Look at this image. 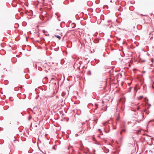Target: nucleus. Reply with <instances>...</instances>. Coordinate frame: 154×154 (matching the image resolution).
Wrapping results in <instances>:
<instances>
[{
	"mask_svg": "<svg viewBox=\"0 0 154 154\" xmlns=\"http://www.w3.org/2000/svg\"><path fill=\"white\" fill-rule=\"evenodd\" d=\"M40 64V63L39 62H37L36 63V67L37 68L38 67V70H42V68L41 67L39 66V65Z\"/></svg>",
	"mask_w": 154,
	"mask_h": 154,
	"instance_id": "nucleus-1",
	"label": "nucleus"
},
{
	"mask_svg": "<svg viewBox=\"0 0 154 154\" xmlns=\"http://www.w3.org/2000/svg\"><path fill=\"white\" fill-rule=\"evenodd\" d=\"M127 130L126 128H122V129L121 131L120 132V134L121 135L122 134V132L125 133L126 132Z\"/></svg>",
	"mask_w": 154,
	"mask_h": 154,
	"instance_id": "nucleus-2",
	"label": "nucleus"
},
{
	"mask_svg": "<svg viewBox=\"0 0 154 154\" xmlns=\"http://www.w3.org/2000/svg\"><path fill=\"white\" fill-rule=\"evenodd\" d=\"M123 123H124L123 125H122L121 126V128H126V126L125 125V122H123Z\"/></svg>",
	"mask_w": 154,
	"mask_h": 154,
	"instance_id": "nucleus-3",
	"label": "nucleus"
},
{
	"mask_svg": "<svg viewBox=\"0 0 154 154\" xmlns=\"http://www.w3.org/2000/svg\"><path fill=\"white\" fill-rule=\"evenodd\" d=\"M55 36L57 37V38H58L59 39H60L61 38V36H60L59 35H55Z\"/></svg>",
	"mask_w": 154,
	"mask_h": 154,
	"instance_id": "nucleus-4",
	"label": "nucleus"
},
{
	"mask_svg": "<svg viewBox=\"0 0 154 154\" xmlns=\"http://www.w3.org/2000/svg\"><path fill=\"white\" fill-rule=\"evenodd\" d=\"M84 132V131H83V130H81L79 132L80 133V134H83Z\"/></svg>",
	"mask_w": 154,
	"mask_h": 154,
	"instance_id": "nucleus-5",
	"label": "nucleus"
},
{
	"mask_svg": "<svg viewBox=\"0 0 154 154\" xmlns=\"http://www.w3.org/2000/svg\"><path fill=\"white\" fill-rule=\"evenodd\" d=\"M143 97V96H140L139 98H138V99H141Z\"/></svg>",
	"mask_w": 154,
	"mask_h": 154,
	"instance_id": "nucleus-6",
	"label": "nucleus"
},
{
	"mask_svg": "<svg viewBox=\"0 0 154 154\" xmlns=\"http://www.w3.org/2000/svg\"><path fill=\"white\" fill-rule=\"evenodd\" d=\"M131 88H130L128 89V92H130L131 91Z\"/></svg>",
	"mask_w": 154,
	"mask_h": 154,
	"instance_id": "nucleus-7",
	"label": "nucleus"
},
{
	"mask_svg": "<svg viewBox=\"0 0 154 154\" xmlns=\"http://www.w3.org/2000/svg\"><path fill=\"white\" fill-rule=\"evenodd\" d=\"M88 72H89V75H91V71L90 70L88 71Z\"/></svg>",
	"mask_w": 154,
	"mask_h": 154,
	"instance_id": "nucleus-8",
	"label": "nucleus"
},
{
	"mask_svg": "<svg viewBox=\"0 0 154 154\" xmlns=\"http://www.w3.org/2000/svg\"><path fill=\"white\" fill-rule=\"evenodd\" d=\"M78 135H78V134H75V136L76 137H77V136H78Z\"/></svg>",
	"mask_w": 154,
	"mask_h": 154,
	"instance_id": "nucleus-9",
	"label": "nucleus"
},
{
	"mask_svg": "<svg viewBox=\"0 0 154 154\" xmlns=\"http://www.w3.org/2000/svg\"><path fill=\"white\" fill-rule=\"evenodd\" d=\"M151 67H152V66H153V64H151Z\"/></svg>",
	"mask_w": 154,
	"mask_h": 154,
	"instance_id": "nucleus-10",
	"label": "nucleus"
},
{
	"mask_svg": "<svg viewBox=\"0 0 154 154\" xmlns=\"http://www.w3.org/2000/svg\"><path fill=\"white\" fill-rule=\"evenodd\" d=\"M98 130L99 131H101V129H98Z\"/></svg>",
	"mask_w": 154,
	"mask_h": 154,
	"instance_id": "nucleus-11",
	"label": "nucleus"
},
{
	"mask_svg": "<svg viewBox=\"0 0 154 154\" xmlns=\"http://www.w3.org/2000/svg\"><path fill=\"white\" fill-rule=\"evenodd\" d=\"M53 149H55V148L54 147H53V148H52Z\"/></svg>",
	"mask_w": 154,
	"mask_h": 154,
	"instance_id": "nucleus-12",
	"label": "nucleus"
},
{
	"mask_svg": "<svg viewBox=\"0 0 154 154\" xmlns=\"http://www.w3.org/2000/svg\"><path fill=\"white\" fill-rule=\"evenodd\" d=\"M110 2H112V0H111L110 1Z\"/></svg>",
	"mask_w": 154,
	"mask_h": 154,
	"instance_id": "nucleus-13",
	"label": "nucleus"
},
{
	"mask_svg": "<svg viewBox=\"0 0 154 154\" xmlns=\"http://www.w3.org/2000/svg\"><path fill=\"white\" fill-rule=\"evenodd\" d=\"M153 59H152V62H153Z\"/></svg>",
	"mask_w": 154,
	"mask_h": 154,
	"instance_id": "nucleus-14",
	"label": "nucleus"
},
{
	"mask_svg": "<svg viewBox=\"0 0 154 154\" xmlns=\"http://www.w3.org/2000/svg\"><path fill=\"white\" fill-rule=\"evenodd\" d=\"M145 60H143V62H145Z\"/></svg>",
	"mask_w": 154,
	"mask_h": 154,
	"instance_id": "nucleus-15",
	"label": "nucleus"
},
{
	"mask_svg": "<svg viewBox=\"0 0 154 154\" xmlns=\"http://www.w3.org/2000/svg\"><path fill=\"white\" fill-rule=\"evenodd\" d=\"M143 72H145V71H143Z\"/></svg>",
	"mask_w": 154,
	"mask_h": 154,
	"instance_id": "nucleus-16",
	"label": "nucleus"
},
{
	"mask_svg": "<svg viewBox=\"0 0 154 154\" xmlns=\"http://www.w3.org/2000/svg\"><path fill=\"white\" fill-rule=\"evenodd\" d=\"M140 131H139L138 133H139V132H140Z\"/></svg>",
	"mask_w": 154,
	"mask_h": 154,
	"instance_id": "nucleus-17",
	"label": "nucleus"
},
{
	"mask_svg": "<svg viewBox=\"0 0 154 154\" xmlns=\"http://www.w3.org/2000/svg\"><path fill=\"white\" fill-rule=\"evenodd\" d=\"M45 78H46V79H47V77H45Z\"/></svg>",
	"mask_w": 154,
	"mask_h": 154,
	"instance_id": "nucleus-18",
	"label": "nucleus"
},
{
	"mask_svg": "<svg viewBox=\"0 0 154 154\" xmlns=\"http://www.w3.org/2000/svg\"><path fill=\"white\" fill-rule=\"evenodd\" d=\"M146 113H147L148 114H149V113L148 112H146Z\"/></svg>",
	"mask_w": 154,
	"mask_h": 154,
	"instance_id": "nucleus-19",
	"label": "nucleus"
},
{
	"mask_svg": "<svg viewBox=\"0 0 154 154\" xmlns=\"http://www.w3.org/2000/svg\"><path fill=\"white\" fill-rule=\"evenodd\" d=\"M146 113H147L148 114H149V113L148 112H146Z\"/></svg>",
	"mask_w": 154,
	"mask_h": 154,
	"instance_id": "nucleus-20",
	"label": "nucleus"
},
{
	"mask_svg": "<svg viewBox=\"0 0 154 154\" xmlns=\"http://www.w3.org/2000/svg\"><path fill=\"white\" fill-rule=\"evenodd\" d=\"M146 113H147L148 114H149V113L148 112H146Z\"/></svg>",
	"mask_w": 154,
	"mask_h": 154,
	"instance_id": "nucleus-21",
	"label": "nucleus"
},
{
	"mask_svg": "<svg viewBox=\"0 0 154 154\" xmlns=\"http://www.w3.org/2000/svg\"><path fill=\"white\" fill-rule=\"evenodd\" d=\"M95 104V105H96V106H97V104Z\"/></svg>",
	"mask_w": 154,
	"mask_h": 154,
	"instance_id": "nucleus-22",
	"label": "nucleus"
},
{
	"mask_svg": "<svg viewBox=\"0 0 154 154\" xmlns=\"http://www.w3.org/2000/svg\"><path fill=\"white\" fill-rule=\"evenodd\" d=\"M120 39H121V38H120L119 39V40H120Z\"/></svg>",
	"mask_w": 154,
	"mask_h": 154,
	"instance_id": "nucleus-23",
	"label": "nucleus"
},
{
	"mask_svg": "<svg viewBox=\"0 0 154 154\" xmlns=\"http://www.w3.org/2000/svg\"><path fill=\"white\" fill-rule=\"evenodd\" d=\"M153 89H154V87H153Z\"/></svg>",
	"mask_w": 154,
	"mask_h": 154,
	"instance_id": "nucleus-24",
	"label": "nucleus"
}]
</instances>
